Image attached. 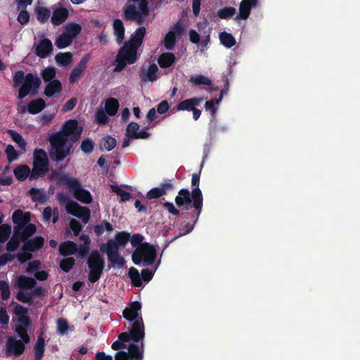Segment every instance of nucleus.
I'll return each mask as SVG.
<instances>
[{
	"mask_svg": "<svg viewBox=\"0 0 360 360\" xmlns=\"http://www.w3.org/2000/svg\"><path fill=\"white\" fill-rule=\"evenodd\" d=\"M50 178L56 181L58 184L66 186L74 193L75 198L79 202L85 204H90L92 202L91 193L82 187L81 182L77 179L56 170L51 172Z\"/></svg>",
	"mask_w": 360,
	"mask_h": 360,
	"instance_id": "1",
	"label": "nucleus"
},
{
	"mask_svg": "<svg viewBox=\"0 0 360 360\" xmlns=\"http://www.w3.org/2000/svg\"><path fill=\"white\" fill-rule=\"evenodd\" d=\"M49 157L53 162L63 161L70 153L72 144L68 143L65 138L59 133H53L49 136Z\"/></svg>",
	"mask_w": 360,
	"mask_h": 360,
	"instance_id": "2",
	"label": "nucleus"
},
{
	"mask_svg": "<svg viewBox=\"0 0 360 360\" xmlns=\"http://www.w3.org/2000/svg\"><path fill=\"white\" fill-rule=\"evenodd\" d=\"M138 49L124 42L115 57L114 72H120L127 65L134 64L138 59Z\"/></svg>",
	"mask_w": 360,
	"mask_h": 360,
	"instance_id": "3",
	"label": "nucleus"
},
{
	"mask_svg": "<svg viewBox=\"0 0 360 360\" xmlns=\"http://www.w3.org/2000/svg\"><path fill=\"white\" fill-rule=\"evenodd\" d=\"M30 217L29 212H23L21 210L14 211L12 214L13 231L32 236L37 231V226L30 223Z\"/></svg>",
	"mask_w": 360,
	"mask_h": 360,
	"instance_id": "4",
	"label": "nucleus"
},
{
	"mask_svg": "<svg viewBox=\"0 0 360 360\" xmlns=\"http://www.w3.org/2000/svg\"><path fill=\"white\" fill-rule=\"evenodd\" d=\"M49 163L46 152L42 148H36L33 153V167L30 180L44 177L49 171Z\"/></svg>",
	"mask_w": 360,
	"mask_h": 360,
	"instance_id": "5",
	"label": "nucleus"
},
{
	"mask_svg": "<svg viewBox=\"0 0 360 360\" xmlns=\"http://www.w3.org/2000/svg\"><path fill=\"white\" fill-rule=\"evenodd\" d=\"M87 266L89 269V281L94 283L101 277L105 268V259L98 250H93L87 258Z\"/></svg>",
	"mask_w": 360,
	"mask_h": 360,
	"instance_id": "6",
	"label": "nucleus"
},
{
	"mask_svg": "<svg viewBox=\"0 0 360 360\" xmlns=\"http://www.w3.org/2000/svg\"><path fill=\"white\" fill-rule=\"evenodd\" d=\"M156 258V250L148 243H143L136 248L132 253L131 259L134 264L139 265L142 262L143 265H151Z\"/></svg>",
	"mask_w": 360,
	"mask_h": 360,
	"instance_id": "7",
	"label": "nucleus"
},
{
	"mask_svg": "<svg viewBox=\"0 0 360 360\" xmlns=\"http://www.w3.org/2000/svg\"><path fill=\"white\" fill-rule=\"evenodd\" d=\"M198 211L197 209L194 208V210L191 211L182 212L181 213V217L183 221L180 224L179 234L175 236L171 242L175 240L180 236L188 234L193 230L195 224L197 223L199 216L202 212H200L199 214H198Z\"/></svg>",
	"mask_w": 360,
	"mask_h": 360,
	"instance_id": "8",
	"label": "nucleus"
},
{
	"mask_svg": "<svg viewBox=\"0 0 360 360\" xmlns=\"http://www.w3.org/2000/svg\"><path fill=\"white\" fill-rule=\"evenodd\" d=\"M25 342L22 340H18L14 336H8L6 343V354L7 356H15V357L22 355L25 350Z\"/></svg>",
	"mask_w": 360,
	"mask_h": 360,
	"instance_id": "9",
	"label": "nucleus"
},
{
	"mask_svg": "<svg viewBox=\"0 0 360 360\" xmlns=\"http://www.w3.org/2000/svg\"><path fill=\"white\" fill-rule=\"evenodd\" d=\"M56 133H59L67 140L71 136L72 141H76L80 137L82 129H78V122L76 120H69L64 123L61 130Z\"/></svg>",
	"mask_w": 360,
	"mask_h": 360,
	"instance_id": "10",
	"label": "nucleus"
},
{
	"mask_svg": "<svg viewBox=\"0 0 360 360\" xmlns=\"http://www.w3.org/2000/svg\"><path fill=\"white\" fill-rule=\"evenodd\" d=\"M194 199L193 191L190 192L187 188H181L175 197V203L179 207H183L182 212L191 211V207H193Z\"/></svg>",
	"mask_w": 360,
	"mask_h": 360,
	"instance_id": "11",
	"label": "nucleus"
},
{
	"mask_svg": "<svg viewBox=\"0 0 360 360\" xmlns=\"http://www.w3.org/2000/svg\"><path fill=\"white\" fill-rule=\"evenodd\" d=\"M66 211L70 214L80 219L83 223L87 224L90 219V210L82 207L77 202H71L65 206Z\"/></svg>",
	"mask_w": 360,
	"mask_h": 360,
	"instance_id": "12",
	"label": "nucleus"
},
{
	"mask_svg": "<svg viewBox=\"0 0 360 360\" xmlns=\"http://www.w3.org/2000/svg\"><path fill=\"white\" fill-rule=\"evenodd\" d=\"M200 178V172L199 173H194L192 174L191 185L193 188V194L194 199L193 208L197 209L198 214L202 212L203 205V196L201 190L199 188Z\"/></svg>",
	"mask_w": 360,
	"mask_h": 360,
	"instance_id": "13",
	"label": "nucleus"
},
{
	"mask_svg": "<svg viewBox=\"0 0 360 360\" xmlns=\"http://www.w3.org/2000/svg\"><path fill=\"white\" fill-rule=\"evenodd\" d=\"M91 58L89 53H86L80 59L77 65L72 70L70 77L69 82L70 84L77 82L85 71L87 63Z\"/></svg>",
	"mask_w": 360,
	"mask_h": 360,
	"instance_id": "14",
	"label": "nucleus"
},
{
	"mask_svg": "<svg viewBox=\"0 0 360 360\" xmlns=\"http://www.w3.org/2000/svg\"><path fill=\"white\" fill-rule=\"evenodd\" d=\"M129 332L132 337V341L134 342L138 343L140 341L143 342L145 336V328L141 316L134 321L129 328Z\"/></svg>",
	"mask_w": 360,
	"mask_h": 360,
	"instance_id": "15",
	"label": "nucleus"
},
{
	"mask_svg": "<svg viewBox=\"0 0 360 360\" xmlns=\"http://www.w3.org/2000/svg\"><path fill=\"white\" fill-rule=\"evenodd\" d=\"M204 100L203 97H192L180 101L173 110L177 111H192L195 107L198 106L200 103Z\"/></svg>",
	"mask_w": 360,
	"mask_h": 360,
	"instance_id": "16",
	"label": "nucleus"
},
{
	"mask_svg": "<svg viewBox=\"0 0 360 360\" xmlns=\"http://www.w3.org/2000/svg\"><path fill=\"white\" fill-rule=\"evenodd\" d=\"M257 4L258 0H242L239 6V14L236 15L235 19H248L252 8L257 6Z\"/></svg>",
	"mask_w": 360,
	"mask_h": 360,
	"instance_id": "17",
	"label": "nucleus"
},
{
	"mask_svg": "<svg viewBox=\"0 0 360 360\" xmlns=\"http://www.w3.org/2000/svg\"><path fill=\"white\" fill-rule=\"evenodd\" d=\"M30 237L31 236L22 234L17 231H13L12 237L10 238V240L6 244V250L8 252H15L18 248L21 242L24 243V241Z\"/></svg>",
	"mask_w": 360,
	"mask_h": 360,
	"instance_id": "18",
	"label": "nucleus"
},
{
	"mask_svg": "<svg viewBox=\"0 0 360 360\" xmlns=\"http://www.w3.org/2000/svg\"><path fill=\"white\" fill-rule=\"evenodd\" d=\"M44 244V238L42 236H35L33 238H27L24 241L22 247V251L36 252L41 249Z\"/></svg>",
	"mask_w": 360,
	"mask_h": 360,
	"instance_id": "19",
	"label": "nucleus"
},
{
	"mask_svg": "<svg viewBox=\"0 0 360 360\" xmlns=\"http://www.w3.org/2000/svg\"><path fill=\"white\" fill-rule=\"evenodd\" d=\"M158 68L155 63L151 64L147 70L143 66L140 72V78L143 82H153L158 79Z\"/></svg>",
	"mask_w": 360,
	"mask_h": 360,
	"instance_id": "20",
	"label": "nucleus"
},
{
	"mask_svg": "<svg viewBox=\"0 0 360 360\" xmlns=\"http://www.w3.org/2000/svg\"><path fill=\"white\" fill-rule=\"evenodd\" d=\"M141 303L138 301H134L130 304L129 307L124 309L123 317L129 321H135L139 319V312L141 311Z\"/></svg>",
	"mask_w": 360,
	"mask_h": 360,
	"instance_id": "21",
	"label": "nucleus"
},
{
	"mask_svg": "<svg viewBox=\"0 0 360 360\" xmlns=\"http://www.w3.org/2000/svg\"><path fill=\"white\" fill-rule=\"evenodd\" d=\"M174 188V186L171 183H163L160 187H155L150 189L146 194L148 199L158 198L162 195L167 194L168 191H171Z\"/></svg>",
	"mask_w": 360,
	"mask_h": 360,
	"instance_id": "22",
	"label": "nucleus"
},
{
	"mask_svg": "<svg viewBox=\"0 0 360 360\" xmlns=\"http://www.w3.org/2000/svg\"><path fill=\"white\" fill-rule=\"evenodd\" d=\"M52 42L49 39L41 40L36 47L35 53L41 58H46L52 51Z\"/></svg>",
	"mask_w": 360,
	"mask_h": 360,
	"instance_id": "23",
	"label": "nucleus"
},
{
	"mask_svg": "<svg viewBox=\"0 0 360 360\" xmlns=\"http://www.w3.org/2000/svg\"><path fill=\"white\" fill-rule=\"evenodd\" d=\"M69 12L66 8H56L51 18V21L53 25L58 26L64 22L68 18Z\"/></svg>",
	"mask_w": 360,
	"mask_h": 360,
	"instance_id": "24",
	"label": "nucleus"
},
{
	"mask_svg": "<svg viewBox=\"0 0 360 360\" xmlns=\"http://www.w3.org/2000/svg\"><path fill=\"white\" fill-rule=\"evenodd\" d=\"M36 285V280L32 277L20 275L16 278V285L19 290H32Z\"/></svg>",
	"mask_w": 360,
	"mask_h": 360,
	"instance_id": "25",
	"label": "nucleus"
},
{
	"mask_svg": "<svg viewBox=\"0 0 360 360\" xmlns=\"http://www.w3.org/2000/svg\"><path fill=\"white\" fill-rule=\"evenodd\" d=\"M120 247L113 239H109L106 243H103L100 247V250L102 252H105L108 256V259H110L112 257L117 255L119 253Z\"/></svg>",
	"mask_w": 360,
	"mask_h": 360,
	"instance_id": "26",
	"label": "nucleus"
},
{
	"mask_svg": "<svg viewBox=\"0 0 360 360\" xmlns=\"http://www.w3.org/2000/svg\"><path fill=\"white\" fill-rule=\"evenodd\" d=\"M146 34V28L144 27H139L134 33L131 35L130 39L126 42L134 47L139 48L142 45L143 38Z\"/></svg>",
	"mask_w": 360,
	"mask_h": 360,
	"instance_id": "27",
	"label": "nucleus"
},
{
	"mask_svg": "<svg viewBox=\"0 0 360 360\" xmlns=\"http://www.w3.org/2000/svg\"><path fill=\"white\" fill-rule=\"evenodd\" d=\"M123 18L125 20H136L141 23L142 16L134 4H130L124 8Z\"/></svg>",
	"mask_w": 360,
	"mask_h": 360,
	"instance_id": "28",
	"label": "nucleus"
},
{
	"mask_svg": "<svg viewBox=\"0 0 360 360\" xmlns=\"http://www.w3.org/2000/svg\"><path fill=\"white\" fill-rule=\"evenodd\" d=\"M113 33L116 37V42L121 44L124 39V26L120 19H115L112 23Z\"/></svg>",
	"mask_w": 360,
	"mask_h": 360,
	"instance_id": "29",
	"label": "nucleus"
},
{
	"mask_svg": "<svg viewBox=\"0 0 360 360\" xmlns=\"http://www.w3.org/2000/svg\"><path fill=\"white\" fill-rule=\"evenodd\" d=\"M63 89L62 84L58 79H53L49 82L44 89V95L51 98L56 94L61 92Z\"/></svg>",
	"mask_w": 360,
	"mask_h": 360,
	"instance_id": "30",
	"label": "nucleus"
},
{
	"mask_svg": "<svg viewBox=\"0 0 360 360\" xmlns=\"http://www.w3.org/2000/svg\"><path fill=\"white\" fill-rule=\"evenodd\" d=\"M24 84L28 85V87L32 89V94L35 96L37 94L38 89L41 85V79L37 75H34L32 73H27L26 75V79L24 82Z\"/></svg>",
	"mask_w": 360,
	"mask_h": 360,
	"instance_id": "31",
	"label": "nucleus"
},
{
	"mask_svg": "<svg viewBox=\"0 0 360 360\" xmlns=\"http://www.w3.org/2000/svg\"><path fill=\"white\" fill-rule=\"evenodd\" d=\"M59 253L63 257L70 256L77 252V245L75 242L67 240L59 245Z\"/></svg>",
	"mask_w": 360,
	"mask_h": 360,
	"instance_id": "32",
	"label": "nucleus"
},
{
	"mask_svg": "<svg viewBox=\"0 0 360 360\" xmlns=\"http://www.w3.org/2000/svg\"><path fill=\"white\" fill-rule=\"evenodd\" d=\"M176 57L174 53L171 52H165L159 56L158 63L160 68H167L171 67L174 63Z\"/></svg>",
	"mask_w": 360,
	"mask_h": 360,
	"instance_id": "33",
	"label": "nucleus"
},
{
	"mask_svg": "<svg viewBox=\"0 0 360 360\" xmlns=\"http://www.w3.org/2000/svg\"><path fill=\"white\" fill-rule=\"evenodd\" d=\"M46 107V103L42 98L31 101L27 105V111L32 115L40 112Z\"/></svg>",
	"mask_w": 360,
	"mask_h": 360,
	"instance_id": "34",
	"label": "nucleus"
},
{
	"mask_svg": "<svg viewBox=\"0 0 360 360\" xmlns=\"http://www.w3.org/2000/svg\"><path fill=\"white\" fill-rule=\"evenodd\" d=\"M136 342L129 344L128 347V355L131 360H141L143 358V351H141ZM141 348L143 350V342H141Z\"/></svg>",
	"mask_w": 360,
	"mask_h": 360,
	"instance_id": "35",
	"label": "nucleus"
},
{
	"mask_svg": "<svg viewBox=\"0 0 360 360\" xmlns=\"http://www.w3.org/2000/svg\"><path fill=\"white\" fill-rule=\"evenodd\" d=\"M31 172L30 167L26 165H19L13 170L15 178L20 181H23L28 176L30 177Z\"/></svg>",
	"mask_w": 360,
	"mask_h": 360,
	"instance_id": "36",
	"label": "nucleus"
},
{
	"mask_svg": "<svg viewBox=\"0 0 360 360\" xmlns=\"http://www.w3.org/2000/svg\"><path fill=\"white\" fill-rule=\"evenodd\" d=\"M28 193L32 196L33 202L43 204L48 199L46 193L37 188H31L28 191Z\"/></svg>",
	"mask_w": 360,
	"mask_h": 360,
	"instance_id": "37",
	"label": "nucleus"
},
{
	"mask_svg": "<svg viewBox=\"0 0 360 360\" xmlns=\"http://www.w3.org/2000/svg\"><path fill=\"white\" fill-rule=\"evenodd\" d=\"M45 340L40 335L34 346V358L36 360H41L44 354Z\"/></svg>",
	"mask_w": 360,
	"mask_h": 360,
	"instance_id": "38",
	"label": "nucleus"
},
{
	"mask_svg": "<svg viewBox=\"0 0 360 360\" xmlns=\"http://www.w3.org/2000/svg\"><path fill=\"white\" fill-rule=\"evenodd\" d=\"M120 104L115 98H109L105 101V109L108 115L114 116L117 112Z\"/></svg>",
	"mask_w": 360,
	"mask_h": 360,
	"instance_id": "39",
	"label": "nucleus"
},
{
	"mask_svg": "<svg viewBox=\"0 0 360 360\" xmlns=\"http://www.w3.org/2000/svg\"><path fill=\"white\" fill-rule=\"evenodd\" d=\"M72 39L65 32L62 33L55 41V45L59 49H65L72 42Z\"/></svg>",
	"mask_w": 360,
	"mask_h": 360,
	"instance_id": "40",
	"label": "nucleus"
},
{
	"mask_svg": "<svg viewBox=\"0 0 360 360\" xmlns=\"http://www.w3.org/2000/svg\"><path fill=\"white\" fill-rule=\"evenodd\" d=\"M116 145L117 141L115 138L110 136H105L101 140L100 150H103L105 149L108 151H110L115 148Z\"/></svg>",
	"mask_w": 360,
	"mask_h": 360,
	"instance_id": "41",
	"label": "nucleus"
},
{
	"mask_svg": "<svg viewBox=\"0 0 360 360\" xmlns=\"http://www.w3.org/2000/svg\"><path fill=\"white\" fill-rule=\"evenodd\" d=\"M55 60L58 65L67 66L72 61V53L70 52H60L56 55Z\"/></svg>",
	"mask_w": 360,
	"mask_h": 360,
	"instance_id": "42",
	"label": "nucleus"
},
{
	"mask_svg": "<svg viewBox=\"0 0 360 360\" xmlns=\"http://www.w3.org/2000/svg\"><path fill=\"white\" fill-rule=\"evenodd\" d=\"M65 32L73 39L79 35L82 31V26L76 22H70L65 25Z\"/></svg>",
	"mask_w": 360,
	"mask_h": 360,
	"instance_id": "43",
	"label": "nucleus"
},
{
	"mask_svg": "<svg viewBox=\"0 0 360 360\" xmlns=\"http://www.w3.org/2000/svg\"><path fill=\"white\" fill-rule=\"evenodd\" d=\"M130 240V233L127 231H120L115 236V242L120 248H124Z\"/></svg>",
	"mask_w": 360,
	"mask_h": 360,
	"instance_id": "44",
	"label": "nucleus"
},
{
	"mask_svg": "<svg viewBox=\"0 0 360 360\" xmlns=\"http://www.w3.org/2000/svg\"><path fill=\"white\" fill-rule=\"evenodd\" d=\"M219 40L226 48L230 49L236 44V39L230 33L223 32L219 34Z\"/></svg>",
	"mask_w": 360,
	"mask_h": 360,
	"instance_id": "45",
	"label": "nucleus"
},
{
	"mask_svg": "<svg viewBox=\"0 0 360 360\" xmlns=\"http://www.w3.org/2000/svg\"><path fill=\"white\" fill-rule=\"evenodd\" d=\"M129 276L131 279V284L135 287H141L142 285V281L139 271L134 268L131 267L129 269Z\"/></svg>",
	"mask_w": 360,
	"mask_h": 360,
	"instance_id": "46",
	"label": "nucleus"
},
{
	"mask_svg": "<svg viewBox=\"0 0 360 360\" xmlns=\"http://www.w3.org/2000/svg\"><path fill=\"white\" fill-rule=\"evenodd\" d=\"M236 13L235 8L232 6L224 7L217 11V15L220 19L226 20L231 18Z\"/></svg>",
	"mask_w": 360,
	"mask_h": 360,
	"instance_id": "47",
	"label": "nucleus"
},
{
	"mask_svg": "<svg viewBox=\"0 0 360 360\" xmlns=\"http://www.w3.org/2000/svg\"><path fill=\"white\" fill-rule=\"evenodd\" d=\"M56 75V68L53 67H46L41 71V77L45 82H51Z\"/></svg>",
	"mask_w": 360,
	"mask_h": 360,
	"instance_id": "48",
	"label": "nucleus"
},
{
	"mask_svg": "<svg viewBox=\"0 0 360 360\" xmlns=\"http://www.w3.org/2000/svg\"><path fill=\"white\" fill-rule=\"evenodd\" d=\"M176 37L174 32L167 33L163 42L164 46L167 50L171 51L174 49L176 41Z\"/></svg>",
	"mask_w": 360,
	"mask_h": 360,
	"instance_id": "49",
	"label": "nucleus"
},
{
	"mask_svg": "<svg viewBox=\"0 0 360 360\" xmlns=\"http://www.w3.org/2000/svg\"><path fill=\"white\" fill-rule=\"evenodd\" d=\"M189 82L195 85L210 86L212 84V81L208 77L202 75L191 76V77L189 79Z\"/></svg>",
	"mask_w": 360,
	"mask_h": 360,
	"instance_id": "50",
	"label": "nucleus"
},
{
	"mask_svg": "<svg viewBox=\"0 0 360 360\" xmlns=\"http://www.w3.org/2000/svg\"><path fill=\"white\" fill-rule=\"evenodd\" d=\"M16 299L20 302L30 305L33 302L31 292H25V290H18L16 294Z\"/></svg>",
	"mask_w": 360,
	"mask_h": 360,
	"instance_id": "51",
	"label": "nucleus"
},
{
	"mask_svg": "<svg viewBox=\"0 0 360 360\" xmlns=\"http://www.w3.org/2000/svg\"><path fill=\"white\" fill-rule=\"evenodd\" d=\"M139 129V125L138 123L135 122H130L127 127V129H126V136H127L128 138H130L131 139H135L137 134H138V131Z\"/></svg>",
	"mask_w": 360,
	"mask_h": 360,
	"instance_id": "52",
	"label": "nucleus"
},
{
	"mask_svg": "<svg viewBox=\"0 0 360 360\" xmlns=\"http://www.w3.org/2000/svg\"><path fill=\"white\" fill-rule=\"evenodd\" d=\"M8 134L11 135L13 141L15 142L20 148L23 150L25 149L27 143L23 137L19 133L13 130H8Z\"/></svg>",
	"mask_w": 360,
	"mask_h": 360,
	"instance_id": "53",
	"label": "nucleus"
},
{
	"mask_svg": "<svg viewBox=\"0 0 360 360\" xmlns=\"http://www.w3.org/2000/svg\"><path fill=\"white\" fill-rule=\"evenodd\" d=\"M14 330L18 334V337L20 338V340H22L25 342H30V338L27 333V328L23 327L22 326L16 325Z\"/></svg>",
	"mask_w": 360,
	"mask_h": 360,
	"instance_id": "54",
	"label": "nucleus"
},
{
	"mask_svg": "<svg viewBox=\"0 0 360 360\" xmlns=\"http://www.w3.org/2000/svg\"><path fill=\"white\" fill-rule=\"evenodd\" d=\"M75 264V260L73 257H68L63 259L60 262V269L65 273L69 272Z\"/></svg>",
	"mask_w": 360,
	"mask_h": 360,
	"instance_id": "55",
	"label": "nucleus"
},
{
	"mask_svg": "<svg viewBox=\"0 0 360 360\" xmlns=\"http://www.w3.org/2000/svg\"><path fill=\"white\" fill-rule=\"evenodd\" d=\"M1 298L6 301L11 295V290L8 283L6 281H0Z\"/></svg>",
	"mask_w": 360,
	"mask_h": 360,
	"instance_id": "56",
	"label": "nucleus"
},
{
	"mask_svg": "<svg viewBox=\"0 0 360 360\" xmlns=\"http://www.w3.org/2000/svg\"><path fill=\"white\" fill-rule=\"evenodd\" d=\"M94 142L88 138L84 139L80 146L81 150L86 154H90L94 149Z\"/></svg>",
	"mask_w": 360,
	"mask_h": 360,
	"instance_id": "57",
	"label": "nucleus"
},
{
	"mask_svg": "<svg viewBox=\"0 0 360 360\" xmlns=\"http://www.w3.org/2000/svg\"><path fill=\"white\" fill-rule=\"evenodd\" d=\"M50 17V11L45 7H39L37 10V20L44 23L46 22Z\"/></svg>",
	"mask_w": 360,
	"mask_h": 360,
	"instance_id": "58",
	"label": "nucleus"
},
{
	"mask_svg": "<svg viewBox=\"0 0 360 360\" xmlns=\"http://www.w3.org/2000/svg\"><path fill=\"white\" fill-rule=\"evenodd\" d=\"M9 322V316L6 311V304L4 302H0V323L7 326Z\"/></svg>",
	"mask_w": 360,
	"mask_h": 360,
	"instance_id": "59",
	"label": "nucleus"
},
{
	"mask_svg": "<svg viewBox=\"0 0 360 360\" xmlns=\"http://www.w3.org/2000/svg\"><path fill=\"white\" fill-rule=\"evenodd\" d=\"M11 232V228L8 224H1L0 226V243H5L9 238Z\"/></svg>",
	"mask_w": 360,
	"mask_h": 360,
	"instance_id": "60",
	"label": "nucleus"
},
{
	"mask_svg": "<svg viewBox=\"0 0 360 360\" xmlns=\"http://www.w3.org/2000/svg\"><path fill=\"white\" fill-rule=\"evenodd\" d=\"M96 121L99 124H105L108 122V117L106 111L105 112L102 108H99L95 113Z\"/></svg>",
	"mask_w": 360,
	"mask_h": 360,
	"instance_id": "61",
	"label": "nucleus"
},
{
	"mask_svg": "<svg viewBox=\"0 0 360 360\" xmlns=\"http://www.w3.org/2000/svg\"><path fill=\"white\" fill-rule=\"evenodd\" d=\"M68 328L69 325L66 319H59L57 321V331L60 335H66L68 332Z\"/></svg>",
	"mask_w": 360,
	"mask_h": 360,
	"instance_id": "62",
	"label": "nucleus"
},
{
	"mask_svg": "<svg viewBox=\"0 0 360 360\" xmlns=\"http://www.w3.org/2000/svg\"><path fill=\"white\" fill-rule=\"evenodd\" d=\"M90 250V244L89 243H83L79 247H77V258L83 259L89 253Z\"/></svg>",
	"mask_w": 360,
	"mask_h": 360,
	"instance_id": "63",
	"label": "nucleus"
},
{
	"mask_svg": "<svg viewBox=\"0 0 360 360\" xmlns=\"http://www.w3.org/2000/svg\"><path fill=\"white\" fill-rule=\"evenodd\" d=\"M5 153L7 156L8 162L9 163L17 160L18 158V154L15 148L12 145H8L6 147Z\"/></svg>",
	"mask_w": 360,
	"mask_h": 360,
	"instance_id": "64",
	"label": "nucleus"
}]
</instances>
